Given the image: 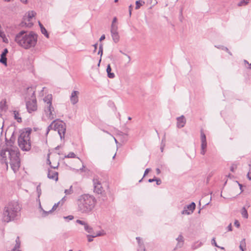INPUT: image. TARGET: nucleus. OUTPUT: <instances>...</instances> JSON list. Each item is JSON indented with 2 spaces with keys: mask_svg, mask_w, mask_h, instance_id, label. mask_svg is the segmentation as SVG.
<instances>
[{
  "mask_svg": "<svg viewBox=\"0 0 251 251\" xmlns=\"http://www.w3.org/2000/svg\"><path fill=\"white\" fill-rule=\"evenodd\" d=\"M53 122H54V124H53V130L57 131L61 140L64 139L66 130L65 123H63L62 121L57 122L56 120H54Z\"/></svg>",
  "mask_w": 251,
  "mask_h": 251,
  "instance_id": "nucleus-6",
  "label": "nucleus"
},
{
  "mask_svg": "<svg viewBox=\"0 0 251 251\" xmlns=\"http://www.w3.org/2000/svg\"><path fill=\"white\" fill-rule=\"evenodd\" d=\"M132 5H129V15L130 16H131V11H132Z\"/></svg>",
  "mask_w": 251,
  "mask_h": 251,
  "instance_id": "nucleus-58",
  "label": "nucleus"
},
{
  "mask_svg": "<svg viewBox=\"0 0 251 251\" xmlns=\"http://www.w3.org/2000/svg\"><path fill=\"white\" fill-rule=\"evenodd\" d=\"M136 239L137 241L138 246V251H146L145 247L142 239L140 237H137Z\"/></svg>",
  "mask_w": 251,
  "mask_h": 251,
  "instance_id": "nucleus-15",
  "label": "nucleus"
},
{
  "mask_svg": "<svg viewBox=\"0 0 251 251\" xmlns=\"http://www.w3.org/2000/svg\"><path fill=\"white\" fill-rule=\"evenodd\" d=\"M155 181L156 182V184L158 185L161 184V180L160 178H156Z\"/></svg>",
  "mask_w": 251,
  "mask_h": 251,
  "instance_id": "nucleus-54",
  "label": "nucleus"
},
{
  "mask_svg": "<svg viewBox=\"0 0 251 251\" xmlns=\"http://www.w3.org/2000/svg\"><path fill=\"white\" fill-rule=\"evenodd\" d=\"M36 189L38 194V197H39L40 195L41 194V189L40 188V186L39 185L37 186Z\"/></svg>",
  "mask_w": 251,
  "mask_h": 251,
  "instance_id": "nucleus-45",
  "label": "nucleus"
},
{
  "mask_svg": "<svg viewBox=\"0 0 251 251\" xmlns=\"http://www.w3.org/2000/svg\"><path fill=\"white\" fill-rule=\"evenodd\" d=\"M11 167L14 172L15 173L18 170L20 167V159L15 160H11L9 162Z\"/></svg>",
  "mask_w": 251,
  "mask_h": 251,
  "instance_id": "nucleus-10",
  "label": "nucleus"
},
{
  "mask_svg": "<svg viewBox=\"0 0 251 251\" xmlns=\"http://www.w3.org/2000/svg\"><path fill=\"white\" fill-rule=\"evenodd\" d=\"M79 92L77 91H73L70 97V100L73 104H76L78 101V95Z\"/></svg>",
  "mask_w": 251,
  "mask_h": 251,
  "instance_id": "nucleus-11",
  "label": "nucleus"
},
{
  "mask_svg": "<svg viewBox=\"0 0 251 251\" xmlns=\"http://www.w3.org/2000/svg\"><path fill=\"white\" fill-rule=\"evenodd\" d=\"M211 243L212 245H214L215 247H217V248H221V249H224V248L223 247H221L220 246H218L216 243V242L215 241V238H213L212 239Z\"/></svg>",
  "mask_w": 251,
  "mask_h": 251,
  "instance_id": "nucleus-39",
  "label": "nucleus"
},
{
  "mask_svg": "<svg viewBox=\"0 0 251 251\" xmlns=\"http://www.w3.org/2000/svg\"><path fill=\"white\" fill-rule=\"evenodd\" d=\"M177 126L178 128H182L185 126L186 124V120L183 115L177 117Z\"/></svg>",
  "mask_w": 251,
  "mask_h": 251,
  "instance_id": "nucleus-13",
  "label": "nucleus"
},
{
  "mask_svg": "<svg viewBox=\"0 0 251 251\" xmlns=\"http://www.w3.org/2000/svg\"><path fill=\"white\" fill-rule=\"evenodd\" d=\"M41 31L42 33L43 34H44L46 37H47V38L49 37V35L48 33V31L44 27H41Z\"/></svg>",
  "mask_w": 251,
  "mask_h": 251,
  "instance_id": "nucleus-34",
  "label": "nucleus"
},
{
  "mask_svg": "<svg viewBox=\"0 0 251 251\" xmlns=\"http://www.w3.org/2000/svg\"><path fill=\"white\" fill-rule=\"evenodd\" d=\"M26 107L27 111L29 113H31L37 109V104L36 99H33L31 101H28L26 103Z\"/></svg>",
  "mask_w": 251,
  "mask_h": 251,
  "instance_id": "nucleus-9",
  "label": "nucleus"
},
{
  "mask_svg": "<svg viewBox=\"0 0 251 251\" xmlns=\"http://www.w3.org/2000/svg\"><path fill=\"white\" fill-rule=\"evenodd\" d=\"M111 68L110 64H108L106 68V72L107 73V76L109 78H113L115 77L114 73H111Z\"/></svg>",
  "mask_w": 251,
  "mask_h": 251,
  "instance_id": "nucleus-20",
  "label": "nucleus"
},
{
  "mask_svg": "<svg viewBox=\"0 0 251 251\" xmlns=\"http://www.w3.org/2000/svg\"><path fill=\"white\" fill-rule=\"evenodd\" d=\"M84 229L85 231H86L88 233L90 234H93V229L92 227L90 226L88 224L85 225V226H84Z\"/></svg>",
  "mask_w": 251,
  "mask_h": 251,
  "instance_id": "nucleus-28",
  "label": "nucleus"
},
{
  "mask_svg": "<svg viewBox=\"0 0 251 251\" xmlns=\"http://www.w3.org/2000/svg\"><path fill=\"white\" fill-rule=\"evenodd\" d=\"M6 106V100H2L0 102V109L4 110L5 107Z\"/></svg>",
  "mask_w": 251,
  "mask_h": 251,
  "instance_id": "nucleus-33",
  "label": "nucleus"
},
{
  "mask_svg": "<svg viewBox=\"0 0 251 251\" xmlns=\"http://www.w3.org/2000/svg\"><path fill=\"white\" fill-rule=\"evenodd\" d=\"M60 203V201H59L58 202L56 203H55L54 204V205L53 206L52 208H51V210H49V211H45L42 207L41 206H40V208H41V210L42 211H43V216L44 217H46L47 216L49 213H51L52 211H54L55 210H56V209L57 208V207L58 206L59 203Z\"/></svg>",
  "mask_w": 251,
  "mask_h": 251,
  "instance_id": "nucleus-16",
  "label": "nucleus"
},
{
  "mask_svg": "<svg viewBox=\"0 0 251 251\" xmlns=\"http://www.w3.org/2000/svg\"><path fill=\"white\" fill-rule=\"evenodd\" d=\"M185 207L192 214L196 208V204L195 202H192L190 204Z\"/></svg>",
  "mask_w": 251,
  "mask_h": 251,
  "instance_id": "nucleus-22",
  "label": "nucleus"
},
{
  "mask_svg": "<svg viewBox=\"0 0 251 251\" xmlns=\"http://www.w3.org/2000/svg\"><path fill=\"white\" fill-rule=\"evenodd\" d=\"M66 201V197H64L60 201V202L63 203Z\"/></svg>",
  "mask_w": 251,
  "mask_h": 251,
  "instance_id": "nucleus-62",
  "label": "nucleus"
},
{
  "mask_svg": "<svg viewBox=\"0 0 251 251\" xmlns=\"http://www.w3.org/2000/svg\"><path fill=\"white\" fill-rule=\"evenodd\" d=\"M201 243H199L197 246H196V245H195V244H194L192 246V248L193 250H195V249H197L198 248L201 247Z\"/></svg>",
  "mask_w": 251,
  "mask_h": 251,
  "instance_id": "nucleus-50",
  "label": "nucleus"
},
{
  "mask_svg": "<svg viewBox=\"0 0 251 251\" xmlns=\"http://www.w3.org/2000/svg\"><path fill=\"white\" fill-rule=\"evenodd\" d=\"M76 222L77 223V224H79L80 225H83L84 226H85V225H87V224L84 221H82V220H77L76 221Z\"/></svg>",
  "mask_w": 251,
  "mask_h": 251,
  "instance_id": "nucleus-43",
  "label": "nucleus"
},
{
  "mask_svg": "<svg viewBox=\"0 0 251 251\" xmlns=\"http://www.w3.org/2000/svg\"><path fill=\"white\" fill-rule=\"evenodd\" d=\"M237 168V166L236 165H232L231 167H230V170L232 172H234V170L236 169Z\"/></svg>",
  "mask_w": 251,
  "mask_h": 251,
  "instance_id": "nucleus-47",
  "label": "nucleus"
},
{
  "mask_svg": "<svg viewBox=\"0 0 251 251\" xmlns=\"http://www.w3.org/2000/svg\"><path fill=\"white\" fill-rule=\"evenodd\" d=\"M15 42L25 49L35 46L37 41V35L33 31L22 30L15 36Z\"/></svg>",
  "mask_w": 251,
  "mask_h": 251,
  "instance_id": "nucleus-3",
  "label": "nucleus"
},
{
  "mask_svg": "<svg viewBox=\"0 0 251 251\" xmlns=\"http://www.w3.org/2000/svg\"><path fill=\"white\" fill-rule=\"evenodd\" d=\"M8 50H7V49L5 48L2 51L1 54H3V55H5L6 56L7 54L8 53Z\"/></svg>",
  "mask_w": 251,
  "mask_h": 251,
  "instance_id": "nucleus-48",
  "label": "nucleus"
},
{
  "mask_svg": "<svg viewBox=\"0 0 251 251\" xmlns=\"http://www.w3.org/2000/svg\"><path fill=\"white\" fill-rule=\"evenodd\" d=\"M227 228L228 231H230L232 230V225L231 223L227 226Z\"/></svg>",
  "mask_w": 251,
  "mask_h": 251,
  "instance_id": "nucleus-55",
  "label": "nucleus"
},
{
  "mask_svg": "<svg viewBox=\"0 0 251 251\" xmlns=\"http://www.w3.org/2000/svg\"><path fill=\"white\" fill-rule=\"evenodd\" d=\"M48 177L50 179H54L56 181L58 180V173L54 171L49 170Z\"/></svg>",
  "mask_w": 251,
  "mask_h": 251,
  "instance_id": "nucleus-18",
  "label": "nucleus"
},
{
  "mask_svg": "<svg viewBox=\"0 0 251 251\" xmlns=\"http://www.w3.org/2000/svg\"><path fill=\"white\" fill-rule=\"evenodd\" d=\"M73 190L72 189V186H71L69 189H66L64 193L66 195H70L73 193Z\"/></svg>",
  "mask_w": 251,
  "mask_h": 251,
  "instance_id": "nucleus-36",
  "label": "nucleus"
},
{
  "mask_svg": "<svg viewBox=\"0 0 251 251\" xmlns=\"http://www.w3.org/2000/svg\"><path fill=\"white\" fill-rule=\"evenodd\" d=\"M64 219L69 220H72L74 219V216L73 215H69L68 216L64 217Z\"/></svg>",
  "mask_w": 251,
  "mask_h": 251,
  "instance_id": "nucleus-46",
  "label": "nucleus"
},
{
  "mask_svg": "<svg viewBox=\"0 0 251 251\" xmlns=\"http://www.w3.org/2000/svg\"><path fill=\"white\" fill-rule=\"evenodd\" d=\"M118 26L115 24H112L111 27V32H117Z\"/></svg>",
  "mask_w": 251,
  "mask_h": 251,
  "instance_id": "nucleus-32",
  "label": "nucleus"
},
{
  "mask_svg": "<svg viewBox=\"0 0 251 251\" xmlns=\"http://www.w3.org/2000/svg\"><path fill=\"white\" fill-rule=\"evenodd\" d=\"M250 0H241L238 3L239 6H242L247 5Z\"/></svg>",
  "mask_w": 251,
  "mask_h": 251,
  "instance_id": "nucleus-30",
  "label": "nucleus"
},
{
  "mask_svg": "<svg viewBox=\"0 0 251 251\" xmlns=\"http://www.w3.org/2000/svg\"><path fill=\"white\" fill-rule=\"evenodd\" d=\"M111 36L113 39V41L117 43L119 41L120 36L119 35L118 32H111Z\"/></svg>",
  "mask_w": 251,
  "mask_h": 251,
  "instance_id": "nucleus-21",
  "label": "nucleus"
},
{
  "mask_svg": "<svg viewBox=\"0 0 251 251\" xmlns=\"http://www.w3.org/2000/svg\"><path fill=\"white\" fill-rule=\"evenodd\" d=\"M0 63L5 66H7L6 56L3 55L2 54H0Z\"/></svg>",
  "mask_w": 251,
  "mask_h": 251,
  "instance_id": "nucleus-25",
  "label": "nucleus"
},
{
  "mask_svg": "<svg viewBox=\"0 0 251 251\" xmlns=\"http://www.w3.org/2000/svg\"><path fill=\"white\" fill-rule=\"evenodd\" d=\"M206 149H201V153L204 155L205 153Z\"/></svg>",
  "mask_w": 251,
  "mask_h": 251,
  "instance_id": "nucleus-60",
  "label": "nucleus"
},
{
  "mask_svg": "<svg viewBox=\"0 0 251 251\" xmlns=\"http://www.w3.org/2000/svg\"><path fill=\"white\" fill-rule=\"evenodd\" d=\"M94 185V192L98 194L103 195L104 192L102 187L100 181L97 178L94 177L93 180Z\"/></svg>",
  "mask_w": 251,
  "mask_h": 251,
  "instance_id": "nucleus-7",
  "label": "nucleus"
},
{
  "mask_svg": "<svg viewBox=\"0 0 251 251\" xmlns=\"http://www.w3.org/2000/svg\"><path fill=\"white\" fill-rule=\"evenodd\" d=\"M181 214L183 215H190L191 214V212L186 208V207H184V209L181 211Z\"/></svg>",
  "mask_w": 251,
  "mask_h": 251,
  "instance_id": "nucleus-35",
  "label": "nucleus"
},
{
  "mask_svg": "<svg viewBox=\"0 0 251 251\" xmlns=\"http://www.w3.org/2000/svg\"><path fill=\"white\" fill-rule=\"evenodd\" d=\"M102 50H103L102 45L100 44V46H99V51H98V54L100 55V57H101V56L102 55Z\"/></svg>",
  "mask_w": 251,
  "mask_h": 251,
  "instance_id": "nucleus-41",
  "label": "nucleus"
},
{
  "mask_svg": "<svg viewBox=\"0 0 251 251\" xmlns=\"http://www.w3.org/2000/svg\"><path fill=\"white\" fill-rule=\"evenodd\" d=\"M54 124V122H52L51 124L50 125V126L48 127L47 130V134H48L49 131L50 129H53V124Z\"/></svg>",
  "mask_w": 251,
  "mask_h": 251,
  "instance_id": "nucleus-38",
  "label": "nucleus"
},
{
  "mask_svg": "<svg viewBox=\"0 0 251 251\" xmlns=\"http://www.w3.org/2000/svg\"><path fill=\"white\" fill-rule=\"evenodd\" d=\"M44 101L46 103V108L45 109V112L48 114V116L50 119H53L54 118L55 114L52 113L54 111V108L52 106V95H48L44 98Z\"/></svg>",
  "mask_w": 251,
  "mask_h": 251,
  "instance_id": "nucleus-5",
  "label": "nucleus"
},
{
  "mask_svg": "<svg viewBox=\"0 0 251 251\" xmlns=\"http://www.w3.org/2000/svg\"><path fill=\"white\" fill-rule=\"evenodd\" d=\"M19 155V153L18 152V149L17 148L13 147V148L9 149L8 158L10 161L20 159Z\"/></svg>",
  "mask_w": 251,
  "mask_h": 251,
  "instance_id": "nucleus-8",
  "label": "nucleus"
},
{
  "mask_svg": "<svg viewBox=\"0 0 251 251\" xmlns=\"http://www.w3.org/2000/svg\"><path fill=\"white\" fill-rule=\"evenodd\" d=\"M236 182L238 184V185L240 187V189L241 190V193H242L243 191V190L242 189V185L239 183L238 181H236Z\"/></svg>",
  "mask_w": 251,
  "mask_h": 251,
  "instance_id": "nucleus-56",
  "label": "nucleus"
},
{
  "mask_svg": "<svg viewBox=\"0 0 251 251\" xmlns=\"http://www.w3.org/2000/svg\"><path fill=\"white\" fill-rule=\"evenodd\" d=\"M0 37H1V38H2L3 39V41L4 42H5L4 39L6 38V36H5V35L4 33V32L1 30V29H0Z\"/></svg>",
  "mask_w": 251,
  "mask_h": 251,
  "instance_id": "nucleus-42",
  "label": "nucleus"
},
{
  "mask_svg": "<svg viewBox=\"0 0 251 251\" xmlns=\"http://www.w3.org/2000/svg\"><path fill=\"white\" fill-rule=\"evenodd\" d=\"M91 235H87V237H88V241L89 242H91L92 241H93V238L94 237H92V236H91Z\"/></svg>",
  "mask_w": 251,
  "mask_h": 251,
  "instance_id": "nucleus-51",
  "label": "nucleus"
},
{
  "mask_svg": "<svg viewBox=\"0 0 251 251\" xmlns=\"http://www.w3.org/2000/svg\"><path fill=\"white\" fill-rule=\"evenodd\" d=\"M75 154L73 152H70L67 155L65 156L66 158H75Z\"/></svg>",
  "mask_w": 251,
  "mask_h": 251,
  "instance_id": "nucleus-40",
  "label": "nucleus"
},
{
  "mask_svg": "<svg viewBox=\"0 0 251 251\" xmlns=\"http://www.w3.org/2000/svg\"><path fill=\"white\" fill-rule=\"evenodd\" d=\"M9 150V149L8 148H6V149H2L1 151L0 155L2 157V158L4 159V161L5 162L6 158L7 157L6 153H7V154L8 155V151Z\"/></svg>",
  "mask_w": 251,
  "mask_h": 251,
  "instance_id": "nucleus-19",
  "label": "nucleus"
},
{
  "mask_svg": "<svg viewBox=\"0 0 251 251\" xmlns=\"http://www.w3.org/2000/svg\"><path fill=\"white\" fill-rule=\"evenodd\" d=\"M201 149H206L207 147L206 138L205 134L201 130Z\"/></svg>",
  "mask_w": 251,
  "mask_h": 251,
  "instance_id": "nucleus-14",
  "label": "nucleus"
},
{
  "mask_svg": "<svg viewBox=\"0 0 251 251\" xmlns=\"http://www.w3.org/2000/svg\"><path fill=\"white\" fill-rule=\"evenodd\" d=\"M156 174L157 175H159L161 173V171L159 168L156 169Z\"/></svg>",
  "mask_w": 251,
  "mask_h": 251,
  "instance_id": "nucleus-64",
  "label": "nucleus"
},
{
  "mask_svg": "<svg viewBox=\"0 0 251 251\" xmlns=\"http://www.w3.org/2000/svg\"><path fill=\"white\" fill-rule=\"evenodd\" d=\"M105 38V35H102L101 36V37H100V41H102V40H104Z\"/></svg>",
  "mask_w": 251,
  "mask_h": 251,
  "instance_id": "nucleus-59",
  "label": "nucleus"
},
{
  "mask_svg": "<svg viewBox=\"0 0 251 251\" xmlns=\"http://www.w3.org/2000/svg\"><path fill=\"white\" fill-rule=\"evenodd\" d=\"M35 14L36 13L33 11L28 12L27 19V21L29 22V23L28 24H26V23H25V25L26 26L31 27L33 25V23H30V21L32 19V18H33L35 16Z\"/></svg>",
  "mask_w": 251,
  "mask_h": 251,
  "instance_id": "nucleus-12",
  "label": "nucleus"
},
{
  "mask_svg": "<svg viewBox=\"0 0 251 251\" xmlns=\"http://www.w3.org/2000/svg\"><path fill=\"white\" fill-rule=\"evenodd\" d=\"M16 242V245L12 251H21L19 250L20 247V241L19 237H17Z\"/></svg>",
  "mask_w": 251,
  "mask_h": 251,
  "instance_id": "nucleus-23",
  "label": "nucleus"
},
{
  "mask_svg": "<svg viewBox=\"0 0 251 251\" xmlns=\"http://www.w3.org/2000/svg\"><path fill=\"white\" fill-rule=\"evenodd\" d=\"M241 213V215L243 216V217H244L245 219L248 218L249 215H248V211L245 207H243L242 208Z\"/></svg>",
  "mask_w": 251,
  "mask_h": 251,
  "instance_id": "nucleus-27",
  "label": "nucleus"
},
{
  "mask_svg": "<svg viewBox=\"0 0 251 251\" xmlns=\"http://www.w3.org/2000/svg\"><path fill=\"white\" fill-rule=\"evenodd\" d=\"M247 177L250 180H251V170H249L247 174Z\"/></svg>",
  "mask_w": 251,
  "mask_h": 251,
  "instance_id": "nucleus-53",
  "label": "nucleus"
},
{
  "mask_svg": "<svg viewBox=\"0 0 251 251\" xmlns=\"http://www.w3.org/2000/svg\"><path fill=\"white\" fill-rule=\"evenodd\" d=\"M156 178L155 177H154L153 178H150L149 180H148V182H154V181H155V180H156Z\"/></svg>",
  "mask_w": 251,
  "mask_h": 251,
  "instance_id": "nucleus-57",
  "label": "nucleus"
},
{
  "mask_svg": "<svg viewBox=\"0 0 251 251\" xmlns=\"http://www.w3.org/2000/svg\"><path fill=\"white\" fill-rule=\"evenodd\" d=\"M244 246H246L245 239H242V241L240 242L239 248L242 251H245V249L243 248Z\"/></svg>",
  "mask_w": 251,
  "mask_h": 251,
  "instance_id": "nucleus-31",
  "label": "nucleus"
},
{
  "mask_svg": "<svg viewBox=\"0 0 251 251\" xmlns=\"http://www.w3.org/2000/svg\"><path fill=\"white\" fill-rule=\"evenodd\" d=\"M150 171H151V169L150 168L146 169L145 170V171L144 174V176H143V177H144L150 172Z\"/></svg>",
  "mask_w": 251,
  "mask_h": 251,
  "instance_id": "nucleus-49",
  "label": "nucleus"
},
{
  "mask_svg": "<svg viewBox=\"0 0 251 251\" xmlns=\"http://www.w3.org/2000/svg\"><path fill=\"white\" fill-rule=\"evenodd\" d=\"M31 132L30 128H25L21 131L18 138V145L20 148L24 151H28L31 149L30 135Z\"/></svg>",
  "mask_w": 251,
  "mask_h": 251,
  "instance_id": "nucleus-4",
  "label": "nucleus"
},
{
  "mask_svg": "<svg viewBox=\"0 0 251 251\" xmlns=\"http://www.w3.org/2000/svg\"><path fill=\"white\" fill-rule=\"evenodd\" d=\"M234 225L237 227H238V228L240 227V223L239 222V221L238 220H235V222H234Z\"/></svg>",
  "mask_w": 251,
  "mask_h": 251,
  "instance_id": "nucleus-52",
  "label": "nucleus"
},
{
  "mask_svg": "<svg viewBox=\"0 0 251 251\" xmlns=\"http://www.w3.org/2000/svg\"><path fill=\"white\" fill-rule=\"evenodd\" d=\"M117 18L116 17H114L113 18V19L112 24H114L115 23L117 22Z\"/></svg>",
  "mask_w": 251,
  "mask_h": 251,
  "instance_id": "nucleus-63",
  "label": "nucleus"
},
{
  "mask_svg": "<svg viewBox=\"0 0 251 251\" xmlns=\"http://www.w3.org/2000/svg\"><path fill=\"white\" fill-rule=\"evenodd\" d=\"M102 235H103V234H102L100 232H99L98 233H97L96 234L93 233L91 236H92V237H96L98 236H100Z\"/></svg>",
  "mask_w": 251,
  "mask_h": 251,
  "instance_id": "nucleus-44",
  "label": "nucleus"
},
{
  "mask_svg": "<svg viewBox=\"0 0 251 251\" xmlns=\"http://www.w3.org/2000/svg\"><path fill=\"white\" fill-rule=\"evenodd\" d=\"M21 207L18 201H11L4 207L2 221L8 223L18 220L21 216Z\"/></svg>",
  "mask_w": 251,
  "mask_h": 251,
  "instance_id": "nucleus-1",
  "label": "nucleus"
},
{
  "mask_svg": "<svg viewBox=\"0 0 251 251\" xmlns=\"http://www.w3.org/2000/svg\"><path fill=\"white\" fill-rule=\"evenodd\" d=\"M136 6L135 9H138L140 8V7L145 4V1L142 0H137L135 2Z\"/></svg>",
  "mask_w": 251,
  "mask_h": 251,
  "instance_id": "nucleus-29",
  "label": "nucleus"
},
{
  "mask_svg": "<svg viewBox=\"0 0 251 251\" xmlns=\"http://www.w3.org/2000/svg\"><path fill=\"white\" fill-rule=\"evenodd\" d=\"M215 47L216 48H218V49H221L222 50H225L226 51H228V48L226 47H224L223 46L219 45V46H215Z\"/></svg>",
  "mask_w": 251,
  "mask_h": 251,
  "instance_id": "nucleus-37",
  "label": "nucleus"
},
{
  "mask_svg": "<svg viewBox=\"0 0 251 251\" xmlns=\"http://www.w3.org/2000/svg\"><path fill=\"white\" fill-rule=\"evenodd\" d=\"M126 56L127 57V59H128L127 63H129L131 61V58H130V56L127 54H126Z\"/></svg>",
  "mask_w": 251,
  "mask_h": 251,
  "instance_id": "nucleus-61",
  "label": "nucleus"
},
{
  "mask_svg": "<svg viewBox=\"0 0 251 251\" xmlns=\"http://www.w3.org/2000/svg\"><path fill=\"white\" fill-rule=\"evenodd\" d=\"M6 144L7 147H12V148L14 147L13 145L14 143V139L13 138L12 136L9 140H7V139L6 138Z\"/></svg>",
  "mask_w": 251,
  "mask_h": 251,
  "instance_id": "nucleus-26",
  "label": "nucleus"
},
{
  "mask_svg": "<svg viewBox=\"0 0 251 251\" xmlns=\"http://www.w3.org/2000/svg\"><path fill=\"white\" fill-rule=\"evenodd\" d=\"M177 243L176 248H181L184 244V238L181 234H179L177 238H176Z\"/></svg>",
  "mask_w": 251,
  "mask_h": 251,
  "instance_id": "nucleus-17",
  "label": "nucleus"
},
{
  "mask_svg": "<svg viewBox=\"0 0 251 251\" xmlns=\"http://www.w3.org/2000/svg\"><path fill=\"white\" fill-rule=\"evenodd\" d=\"M97 202V199L93 195H81L77 200V211L81 214H90L95 209Z\"/></svg>",
  "mask_w": 251,
  "mask_h": 251,
  "instance_id": "nucleus-2",
  "label": "nucleus"
},
{
  "mask_svg": "<svg viewBox=\"0 0 251 251\" xmlns=\"http://www.w3.org/2000/svg\"><path fill=\"white\" fill-rule=\"evenodd\" d=\"M13 114L14 115V119L17 121V122L21 123L22 121V118L20 116L19 112L16 110H14L13 111Z\"/></svg>",
  "mask_w": 251,
  "mask_h": 251,
  "instance_id": "nucleus-24",
  "label": "nucleus"
}]
</instances>
